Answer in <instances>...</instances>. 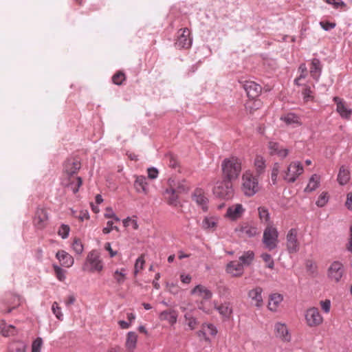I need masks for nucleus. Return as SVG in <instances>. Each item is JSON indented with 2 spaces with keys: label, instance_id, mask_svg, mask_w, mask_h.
<instances>
[{
  "label": "nucleus",
  "instance_id": "42",
  "mask_svg": "<svg viewBox=\"0 0 352 352\" xmlns=\"http://www.w3.org/2000/svg\"><path fill=\"white\" fill-rule=\"evenodd\" d=\"M9 349L10 352H25L26 344L21 341H15L10 344Z\"/></svg>",
  "mask_w": 352,
  "mask_h": 352
},
{
  "label": "nucleus",
  "instance_id": "60",
  "mask_svg": "<svg viewBox=\"0 0 352 352\" xmlns=\"http://www.w3.org/2000/svg\"><path fill=\"white\" fill-rule=\"evenodd\" d=\"M113 221H109L107 223V226L104 227L102 230V232L104 234H107L111 232L113 230H118V228L117 226H113Z\"/></svg>",
  "mask_w": 352,
  "mask_h": 352
},
{
  "label": "nucleus",
  "instance_id": "55",
  "mask_svg": "<svg viewBox=\"0 0 352 352\" xmlns=\"http://www.w3.org/2000/svg\"><path fill=\"white\" fill-rule=\"evenodd\" d=\"M203 329L205 331V333L211 336H215L217 333V328L212 324H203Z\"/></svg>",
  "mask_w": 352,
  "mask_h": 352
},
{
  "label": "nucleus",
  "instance_id": "34",
  "mask_svg": "<svg viewBox=\"0 0 352 352\" xmlns=\"http://www.w3.org/2000/svg\"><path fill=\"white\" fill-rule=\"evenodd\" d=\"M258 212L261 223L267 224V226L269 224H272V223L270 221V214L267 208L264 206L258 207Z\"/></svg>",
  "mask_w": 352,
  "mask_h": 352
},
{
  "label": "nucleus",
  "instance_id": "56",
  "mask_svg": "<svg viewBox=\"0 0 352 352\" xmlns=\"http://www.w3.org/2000/svg\"><path fill=\"white\" fill-rule=\"evenodd\" d=\"M328 201V196L327 192H322L318 198L316 204L318 207H323Z\"/></svg>",
  "mask_w": 352,
  "mask_h": 352
},
{
  "label": "nucleus",
  "instance_id": "26",
  "mask_svg": "<svg viewBox=\"0 0 352 352\" xmlns=\"http://www.w3.org/2000/svg\"><path fill=\"white\" fill-rule=\"evenodd\" d=\"M135 180L134 182V188L138 192H142L147 194L148 192V184L145 176L140 175L135 176Z\"/></svg>",
  "mask_w": 352,
  "mask_h": 352
},
{
  "label": "nucleus",
  "instance_id": "51",
  "mask_svg": "<svg viewBox=\"0 0 352 352\" xmlns=\"http://www.w3.org/2000/svg\"><path fill=\"white\" fill-rule=\"evenodd\" d=\"M324 1L328 4L332 5L336 9L346 8V4L342 0H324Z\"/></svg>",
  "mask_w": 352,
  "mask_h": 352
},
{
  "label": "nucleus",
  "instance_id": "43",
  "mask_svg": "<svg viewBox=\"0 0 352 352\" xmlns=\"http://www.w3.org/2000/svg\"><path fill=\"white\" fill-rule=\"evenodd\" d=\"M113 276L117 283L119 285L122 284L126 279V270L124 268L116 270L114 272Z\"/></svg>",
  "mask_w": 352,
  "mask_h": 352
},
{
  "label": "nucleus",
  "instance_id": "20",
  "mask_svg": "<svg viewBox=\"0 0 352 352\" xmlns=\"http://www.w3.org/2000/svg\"><path fill=\"white\" fill-rule=\"evenodd\" d=\"M80 168V163L78 160L68 159L64 164L65 172L69 176L75 174Z\"/></svg>",
  "mask_w": 352,
  "mask_h": 352
},
{
  "label": "nucleus",
  "instance_id": "2",
  "mask_svg": "<svg viewBox=\"0 0 352 352\" xmlns=\"http://www.w3.org/2000/svg\"><path fill=\"white\" fill-rule=\"evenodd\" d=\"M258 177L254 175L250 170H246L243 173L241 189L245 196L250 197L259 191L260 186Z\"/></svg>",
  "mask_w": 352,
  "mask_h": 352
},
{
  "label": "nucleus",
  "instance_id": "30",
  "mask_svg": "<svg viewBox=\"0 0 352 352\" xmlns=\"http://www.w3.org/2000/svg\"><path fill=\"white\" fill-rule=\"evenodd\" d=\"M254 166L256 171V176L259 177L265 173L266 164L265 160L262 156L257 155L255 157Z\"/></svg>",
  "mask_w": 352,
  "mask_h": 352
},
{
  "label": "nucleus",
  "instance_id": "6",
  "mask_svg": "<svg viewBox=\"0 0 352 352\" xmlns=\"http://www.w3.org/2000/svg\"><path fill=\"white\" fill-rule=\"evenodd\" d=\"M303 171L302 164L300 162H292L285 171L283 179L288 183H294Z\"/></svg>",
  "mask_w": 352,
  "mask_h": 352
},
{
  "label": "nucleus",
  "instance_id": "58",
  "mask_svg": "<svg viewBox=\"0 0 352 352\" xmlns=\"http://www.w3.org/2000/svg\"><path fill=\"white\" fill-rule=\"evenodd\" d=\"M144 265V260L143 258V256H140L137 258L135 263V270L134 273L136 275L140 270L143 269Z\"/></svg>",
  "mask_w": 352,
  "mask_h": 352
},
{
  "label": "nucleus",
  "instance_id": "64",
  "mask_svg": "<svg viewBox=\"0 0 352 352\" xmlns=\"http://www.w3.org/2000/svg\"><path fill=\"white\" fill-rule=\"evenodd\" d=\"M345 206L350 210H352V192H349L346 195Z\"/></svg>",
  "mask_w": 352,
  "mask_h": 352
},
{
  "label": "nucleus",
  "instance_id": "1",
  "mask_svg": "<svg viewBox=\"0 0 352 352\" xmlns=\"http://www.w3.org/2000/svg\"><path fill=\"white\" fill-rule=\"evenodd\" d=\"M241 160L234 156L225 158L221 163L223 179L230 181L236 179L241 172Z\"/></svg>",
  "mask_w": 352,
  "mask_h": 352
},
{
  "label": "nucleus",
  "instance_id": "24",
  "mask_svg": "<svg viewBox=\"0 0 352 352\" xmlns=\"http://www.w3.org/2000/svg\"><path fill=\"white\" fill-rule=\"evenodd\" d=\"M280 120L287 125H292L294 127L300 126L302 122L300 117L294 113H287L280 117Z\"/></svg>",
  "mask_w": 352,
  "mask_h": 352
},
{
  "label": "nucleus",
  "instance_id": "18",
  "mask_svg": "<svg viewBox=\"0 0 352 352\" xmlns=\"http://www.w3.org/2000/svg\"><path fill=\"white\" fill-rule=\"evenodd\" d=\"M263 289L260 287H256L251 289L248 292V296L254 302V304L257 307H261L263 305Z\"/></svg>",
  "mask_w": 352,
  "mask_h": 352
},
{
  "label": "nucleus",
  "instance_id": "57",
  "mask_svg": "<svg viewBox=\"0 0 352 352\" xmlns=\"http://www.w3.org/2000/svg\"><path fill=\"white\" fill-rule=\"evenodd\" d=\"M43 340L41 338H37L32 344V352H41Z\"/></svg>",
  "mask_w": 352,
  "mask_h": 352
},
{
  "label": "nucleus",
  "instance_id": "32",
  "mask_svg": "<svg viewBox=\"0 0 352 352\" xmlns=\"http://www.w3.org/2000/svg\"><path fill=\"white\" fill-rule=\"evenodd\" d=\"M161 320H167L170 324H174L177 322V314L174 310L164 311L160 314Z\"/></svg>",
  "mask_w": 352,
  "mask_h": 352
},
{
  "label": "nucleus",
  "instance_id": "13",
  "mask_svg": "<svg viewBox=\"0 0 352 352\" xmlns=\"http://www.w3.org/2000/svg\"><path fill=\"white\" fill-rule=\"evenodd\" d=\"M268 148L271 155H277L281 159L285 158L289 154V150L283 148L276 142L270 141L268 144Z\"/></svg>",
  "mask_w": 352,
  "mask_h": 352
},
{
  "label": "nucleus",
  "instance_id": "54",
  "mask_svg": "<svg viewBox=\"0 0 352 352\" xmlns=\"http://www.w3.org/2000/svg\"><path fill=\"white\" fill-rule=\"evenodd\" d=\"M53 267H54L56 278L60 281L64 280L65 279V270H63L61 267H60L59 266H58L56 265H54Z\"/></svg>",
  "mask_w": 352,
  "mask_h": 352
},
{
  "label": "nucleus",
  "instance_id": "49",
  "mask_svg": "<svg viewBox=\"0 0 352 352\" xmlns=\"http://www.w3.org/2000/svg\"><path fill=\"white\" fill-rule=\"evenodd\" d=\"M261 257L266 263V267L270 269H273L274 266V262L270 254L263 253L261 254Z\"/></svg>",
  "mask_w": 352,
  "mask_h": 352
},
{
  "label": "nucleus",
  "instance_id": "52",
  "mask_svg": "<svg viewBox=\"0 0 352 352\" xmlns=\"http://www.w3.org/2000/svg\"><path fill=\"white\" fill-rule=\"evenodd\" d=\"M125 80V75L124 73L119 72L114 74L112 77V81L117 85H120L122 82Z\"/></svg>",
  "mask_w": 352,
  "mask_h": 352
},
{
  "label": "nucleus",
  "instance_id": "25",
  "mask_svg": "<svg viewBox=\"0 0 352 352\" xmlns=\"http://www.w3.org/2000/svg\"><path fill=\"white\" fill-rule=\"evenodd\" d=\"M322 73V65L319 59L313 58L311 62L310 74L316 81H318Z\"/></svg>",
  "mask_w": 352,
  "mask_h": 352
},
{
  "label": "nucleus",
  "instance_id": "45",
  "mask_svg": "<svg viewBox=\"0 0 352 352\" xmlns=\"http://www.w3.org/2000/svg\"><path fill=\"white\" fill-rule=\"evenodd\" d=\"M81 184V177H77L73 181L69 182V184H68V188H70L74 193H76L78 191V189Z\"/></svg>",
  "mask_w": 352,
  "mask_h": 352
},
{
  "label": "nucleus",
  "instance_id": "4",
  "mask_svg": "<svg viewBox=\"0 0 352 352\" xmlns=\"http://www.w3.org/2000/svg\"><path fill=\"white\" fill-rule=\"evenodd\" d=\"M262 242L265 248L270 251L277 248L278 243V231L273 224H269L265 228Z\"/></svg>",
  "mask_w": 352,
  "mask_h": 352
},
{
  "label": "nucleus",
  "instance_id": "37",
  "mask_svg": "<svg viewBox=\"0 0 352 352\" xmlns=\"http://www.w3.org/2000/svg\"><path fill=\"white\" fill-rule=\"evenodd\" d=\"M16 333L15 327L11 324L8 325L4 321L0 322V333L7 337Z\"/></svg>",
  "mask_w": 352,
  "mask_h": 352
},
{
  "label": "nucleus",
  "instance_id": "10",
  "mask_svg": "<svg viewBox=\"0 0 352 352\" xmlns=\"http://www.w3.org/2000/svg\"><path fill=\"white\" fill-rule=\"evenodd\" d=\"M343 265L339 261L333 262L328 269V276L336 283L339 282L344 274Z\"/></svg>",
  "mask_w": 352,
  "mask_h": 352
},
{
  "label": "nucleus",
  "instance_id": "63",
  "mask_svg": "<svg viewBox=\"0 0 352 352\" xmlns=\"http://www.w3.org/2000/svg\"><path fill=\"white\" fill-rule=\"evenodd\" d=\"M167 160L169 161L168 164L169 166L175 168L177 166V161L175 156L172 154H169L166 156Z\"/></svg>",
  "mask_w": 352,
  "mask_h": 352
},
{
  "label": "nucleus",
  "instance_id": "27",
  "mask_svg": "<svg viewBox=\"0 0 352 352\" xmlns=\"http://www.w3.org/2000/svg\"><path fill=\"white\" fill-rule=\"evenodd\" d=\"M192 295H197L204 299L208 300L212 296V293L202 285H197L190 292Z\"/></svg>",
  "mask_w": 352,
  "mask_h": 352
},
{
  "label": "nucleus",
  "instance_id": "9",
  "mask_svg": "<svg viewBox=\"0 0 352 352\" xmlns=\"http://www.w3.org/2000/svg\"><path fill=\"white\" fill-rule=\"evenodd\" d=\"M305 317L307 324L310 327H318L323 322V318L316 307L308 309L305 312Z\"/></svg>",
  "mask_w": 352,
  "mask_h": 352
},
{
  "label": "nucleus",
  "instance_id": "8",
  "mask_svg": "<svg viewBox=\"0 0 352 352\" xmlns=\"http://www.w3.org/2000/svg\"><path fill=\"white\" fill-rule=\"evenodd\" d=\"M21 303V298L19 296L13 294H8L5 296L0 305L1 312L10 313Z\"/></svg>",
  "mask_w": 352,
  "mask_h": 352
},
{
  "label": "nucleus",
  "instance_id": "23",
  "mask_svg": "<svg viewBox=\"0 0 352 352\" xmlns=\"http://www.w3.org/2000/svg\"><path fill=\"white\" fill-rule=\"evenodd\" d=\"M235 232H239L241 235H245L248 237H253L258 233V229L255 226L248 224L241 225L235 228Z\"/></svg>",
  "mask_w": 352,
  "mask_h": 352
},
{
  "label": "nucleus",
  "instance_id": "53",
  "mask_svg": "<svg viewBox=\"0 0 352 352\" xmlns=\"http://www.w3.org/2000/svg\"><path fill=\"white\" fill-rule=\"evenodd\" d=\"M52 311L53 312V314L56 316V317L60 320H63V315L61 312V309L60 307L58 306V304L56 302H54L53 304H52Z\"/></svg>",
  "mask_w": 352,
  "mask_h": 352
},
{
  "label": "nucleus",
  "instance_id": "41",
  "mask_svg": "<svg viewBox=\"0 0 352 352\" xmlns=\"http://www.w3.org/2000/svg\"><path fill=\"white\" fill-rule=\"evenodd\" d=\"M261 106V102L259 100L256 99H249V100L245 103V109L249 111L250 113L258 109Z\"/></svg>",
  "mask_w": 352,
  "mask_h": 352
},
{
  "label": "nucleus",
  "instance_id": "38",
  "mask_svg": "<svg viewBox=\"0 0 352 352\" xmlns=\"http://www.w3.org/2000/svg\"><path fill=\"white\" fill-rule=\"evenodd\" d=\"M336 111L344 119H349L352 114V110L347 108L344 103L338 104V107H336Z\"/></svg>",
  "mask_w": 352,
  "mask_h": 352
},
{
  "label": "nucleus",
  "instance_id": "33",
  "mask_svg": "<svg viewBox=\"0 0 352 352\" xmlns=\"http://www.w3.org/2000/svg\"><path fill=\"white\" fill-rule=\"evenodd\" d=\"M218 219L215 217H206L202 221V228L208 230H214L217 225Z\"/></svg>",
  "mask_w": 352,
  "mask_h": 352
},
{
  "label": "nucleus",
  "instance_id": "59",
  "mask_svg": "<svg viewBox=\"0 0 352 352\" xmlns=\"http://www.w3.org/2000/svg\"><path fill=\"white\" fill-rule=\"evenodd\" d=\"M320 25L324 30L329 31L334 28L336 26V23H332L329 21H320Z\"/></svg>",
  "mask_w": 352,
  "mask_h": 352
},
{
  "label": "nucleus",
  "instance_id": "47",
  "mask_svg": "<svg viewBox=\"0 0 352 352\" xmlns=\"http://www.w3.org/2000/svg\"><path fill=\"white\" fill-rule=\"evenodd\" d=\"M185 320L187 321V324L191 330L195 329L197 324V320L190 314L186 313L184 315Z\"/></svg>",
  "mask_w": 352,
  "mask_h": 352
},
{
  "label": "nucleus",
  "instance_id": "46",
  "mask_svg": "<svg viewBox=\"0 0 352 352\" xmlns=\"http://www.w3.org/2000/svg\"><path fill=\"white\" fill-rule=\"evenodd\" d=\"M70 232V228L68 225L61 224L58 231V234L63 239H67L69 236V234Z\"/></svg>",
  "mask_w": 352,
  "mask_h": 352
},
{
  "label": "nucleus",
  "instance_id": "5",
  "mask_svg": "<svg viewBox=\"0 0 352 352\" xmlns=\"http://www.w3.org/2000/svg\"><path fill=\"white\" fill-rule=\"evenodd\" d=\"M213 194L214 196L222 199H231L234 195L232 181L223 179L221 181L217 182L213 188Z\"/></svg>",
  "mask_w": 352,
  "mask_h": 352
},
{
  "label": "nucleus",
  "instance_id": "50",
  "mask_svg": "<svg viewBox=\"0 0 352 352\" xmlns=\"http://www.w3.org/2000/svg\"><path fill=\"white\" fill-rule=\"evenodd\" d=\"M302 94L305 102L314 100L313 91L311 90L310 87L305 86Z\"/></svg>",
  "mask_w": 352,
  "mask_h": 352
},
{
  "label": "nucleus",
  "instance_id": "11",
  "mask_svg": "<svg viewBox=\"0 0 352 352\" xmlns=\"http://www.w3.org/2000/svg\"><path fill=\"white\" fill-rule=\"evenodd\" d=\"M192 45V39L190 38V30L188 28L181 29L178 32L175 46L177 48H189Z\"/></svg>",
  "mask_w": 352,
  "mask_h": 352
},
{
  "label": "nucleus",
  "instance_id": "14",
  "mask_svg": "<svg viewBox=\"0 0 352 352\" xmlns=\"http://www.w3.org/2000/svg\"><path fill=\"white\" fill-rule=\"evenodd\" d=\"M168 188L173 189L178 194L186 192L189 189V185L185 180H175L170 178L168 180Z\"/></svg>",
  "mask_w": 352,
  "mask_h": 352
},
{
  "label": "nucleus",
  "instance_id": "17",
  "mask_svg": "<svg viewBox=\"0 0 352 352\" xmlns=\"http://www.w3.org/2000/svg\"><path fill=\"white\" fill-rule=\"evenodd\" d=\"M274 330L276 336L285 342H289L291 340V336L289 333L287 326L285 324L277 322L275 324Z\"/></svg>",
  "mask_w": 352,
  "mask_h": 352
},
{
  "label": "nucleus",
  "instance_id": "62",
  "mask_svg": "<svg viewBox=\"0 0 352 352\" xmlns=\"http://www.w3.org/2000/svg\"><path fill=\"white\" fill-rule=\"evenodd\" d=\"M147 172L148 177L151 179H155L158 177V170L154 167L148 168Z\"/></svg>",
  "mask_w": 352,
  "mask_h": 352
},
{
  "label": "nucleus",
  "instance_id": "28",
  "mask_svg": "<svg viewBox=\"0 0 352 352\" xmlns=\"http://www.w3.org/2000/svg\"><path fill=\"white\" fill-rule=\"evenodd\" d=\"M214 307L219 314L225 318H229L232 314V308L229 302L217 305L214 302Z\"/></svg>",
  "mask_w": 352,
  "mask_h": 352
},
{
  "label": "nucleus",
  "instance_id": "31",
  "mask_svg": "<svg viewBox=\"0 0 352 352\" xmlns=\"http://www.w3.org/2000/svg\"><path fill=\"white\" fill-rule=\"evenodd\" d=\"M283 296L279 294H273L270 295L268 302L269 309L272 311H276L277 310L278 306L283 301Z\"/></svg>",
  "mask_w": 352,
  "mask_h": 352
},
{
  "label": "nucleus",
  "instance_id": "48",
  "mask_svg": "<svg viewBox=\"0 0 352 352\" xmlns=\"http://www.w3.org/2000/svg\"><path fill=\"white\" fill-rule=\"evenodd\" d=\"M280 166L278 163L276 162L274 164L271 173L272 182L274 185L276 184L278 175L280 172Z\"/></svg>",
  "mask_w": 352,
  "mask_h": 352
},
{
  "label": "nucleus",
  "instance_id": "40",
  "mask_svg": "<svg viewBox=\"0 0 352 352\" xmlns=\"http://www.w3.org/2000/svg\"><path fill=\"white\" fill-rule=\"evenodd\" d=\"M254 258V253L252 251L245 252L243 255L239 257L240 263L243 265H250Z\"/></svg>",
  "mask_w": 352,
  "mask_h": 352
},
{
  "label": "nucleus",
  "instance_id": "36",
  "mask_svg": "<svg viewBox=\"0 0 352 352\" xmlns=\"http://www.w3.org/2000/svg\"><path fill=\"white\" fill-rule=\"evenodd\" d=\"M320 185V177L314 174L313 175L309 181L307 187L305 188V192H312L318 188Z\"/></svg>",
  "mask_w": 352,
  "mask_h": 352
},
{
  "label": "nucleus",
  "instance_id": "35",
  "mask_svg": "<svg viewBox=\"0 0 352 352\" xmlns=\"http://www.w3.org/2000/svg\"><path fill=\"white\" fill-rule=\"evenodd\" d=\"M165 193L168 195L167 202L170 206H177L179 204L178 193L170 188L166 189Z\"/></svg>",
  "mask_w": 352,
  "mask_h": 352
},
{
  "label": "nucleus",
  "instance_id": "15",
  "mask_svg": "<svg viewBox=\"0 0 352 352\" xmlns=\"http://www.w3.org/2000/svg\"><path fill=\"white\" fill-rule=\"evenodd\" d=\"M192 199L204 211L208 210V199L205 196L202 189L197 188L192 193Z\"/></svg>",
  "mask_w": 352,
  "mask_h": 352
},
{
  "label": "nucleus",
  "instance_id": "39",
  "mask_svg": "<svg viewBox=\"0 0 352 352\" xmlns=\"http://www.w3.org/2000/svg\"><path fill=\"white\" fill-rule=\"evenodd\" d=\"M349 180V172L347 169H346L344 166H342L340 168L338 175V181L340 184L345 185Z\"/></svg>",
  "mask_w": 352,
  "mask_h": 352
},
{
  "label": "nucleus",
  "instance_id": "22",
  "mask_svg": "<svg viewBox=\"0 0 352 352\" xmlns=\"http://www.w3.org/2000/svg\"><path fill=\"white\" fill-rule=\"evenodd\" d=\"M244 212L243 206L240 204H237L230 206L226 212V217L232 220H236L239 219Z\"/></svg>",
  "mask_w": 352,
  "mask_h": 352
},
{
  "label": "nucleus",
  "instance_id": "12",
  "mask_svg": "<svg viewBox=\"0 0 352 352\" xmlns=\"http://www.w3.org/2000/svg\"><path fill=\"white\" fill-rule=\"evenodd\" d=\"M243 86L249 99H256L261 93V85L254 81H245Z\"/></svg>",
  "mask_w": 352,
  "mask_h": 352
},
{
  "label": "nucleus",
  "instance_id": "19",
  "mask_svg": "<svg viewBox=\"0 0 352 352\" xmlns=\"http://www.w3.org/2000/svg\"><path fill=\"white\" fill-rule=\"evenodd\" d=\"M56 257L59 261L61 265L65 267L72 266L74 263V258L64 250L58 251Z\"/></svg>",
  "mask_w": 352,
  "mask_h": 352
},
{
  "label": "nucleus",
  "instance_id": "29",
  "mask_svg": "<svg viewBox=\"0 0 352 352\" xmlns=\"http://www.w3.org/2000/svg\"><path fill=\"white\" fill-rule=\"evenodd\" d=\"M138 335L134 331H129L126 334L125 347L128 352H133L136 347Z\"/></svg>",
  "mask_w": 352,
  "mask_h": 352
},
{
  "label": "nucleus",
  "instance_id": "61",
  "mask_svg": "<svg viewBox=\"0 0 352 352\" xmlns=\"http://www.w3.org/2000/svg\"><path fill=\"white\" fill-rule=\"evenodd\" d=\"M106 218H113L116 221H120V219L116 215L111 208H107L104 213Z\"/></svg>",
  "mask_w": 352,
  "mask_h": 352
},
{
  "label": "nucleus",
  "instance_id": "7",
  "mask_svg": "<svg viewBox=\"0 0 352 352\" xmlns=\"http://www.w3.org/2000/svg\"><path fill=\"white\" fill-rule=\"evenodd\" d=\"M298 231L291 228L286 235V247L289 254H296L300 250V241L298 239Z\"/></svg>",
  "mask_w": 352,
  "mask_h": 352
},
{
  "label": "nucleus",
  "instance_id": "44",
  "mask_svg": "<svg viewBox=\"0 0 352 352\" xmlns=\"http://www.w3.org/2000/svg\"><path fill=\"white\" fill-rule=\"evenodd\" d=\"M72 248L77 254H81L84 250L83 245L80 239L78 238L74 239Z\"/></svg>",
  "mask_w": 352,
  "mask_h": 352
},
{
  "label": "nucleus",
  "instance_id": "21",
  "mask_svg": "<svg viewBox=\"0 0 352 352\" xmlns=\"http://www.w3.org/2000/svg\"><path fill=\"white\" fill-rule=\"evenodd\" d=\"M226 271L233 276H239L243 273V264L236 261H230L226 266Z\"/></svg>",
  "mask_w": 352,
  "mask_h": 352
},
{
  "label": "nucleus",
  "instance_id": "16",
  "mask_svg": "<svg viewBox=\"0 0 352 352\" xmlns=\"http://www.w3.org/2000/svg\"><path fill=\"white\" fill-rule=\"evenodd\" d=\"M47 219L48 215L45 210L43 208H38L33 221L34 226L38 229H42L45 227V222Z\"/></svg>",
  "mask_w": 352,
  "mask_h": 352
},
{
  "label": "nucleus",
  "instance_id": "3",
  "mask_svg": "<svg viewBox=\"0 0 352 352\" xmlns=\"http://www.w3.org/2000/svg\"><path fill=\"white\" fill-rule=\"evenodd\" d=\"M103 269V262L100 252L96 250L89 252L86 257L82 270L91 273L100 272Z\"/></svg>",
  "mask_w": 352,
  "mask_h": 352
}]
</instances>
